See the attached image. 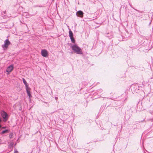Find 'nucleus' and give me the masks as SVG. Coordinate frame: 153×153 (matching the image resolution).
Wrapping results in <instances>:
<instances>
[{"label":"nucleus","mask_w":153,"mask_h":153,"mask_svg":"<svg viewBox=\"0 0 153 153\" xmlns=\"http://www.w3.org/2000/svg\"><path fill=\"white\" fill-rule=\"evenodd\" d=\"M142 16V15L141 13H139V14L136 13V16H137V17H140Z\"/></svg>","instance_id":"nucleus-15"},{"label":"nucleus","mask_w":153,"mask_h":153,"mask_svg":"<svg viewBox=\"0 0 153 153\" xmlns=\"http://www.w3.org/2000/svg\"><path fill=\"white\" fill-rule=\"evenodd\" d=\"M69 36L70 37H73V34L71 30H70L69 31Z\"/></svg>","instance_id":"nucleus-11"},{"label":"nucleus","mask_w":153,"mask_h":153,"mask_svg":"<svg viewBox=\"0 0 153 153\" xmlns=\"http://www.w3.org/2000/svg\"><path fill=\"white\" fill-rule=\"evenodd\" d=\"M9 132V130L8 129H6L3 130L1 132V134H4L8 133Z\"/></svg>","instance_id":"nucleus-10"},{"label":"nucleus","mask_w":153,"mask_h":153,"mask_svg":"<svg viewBox=\"0 0 153 153\" xmlns=\"http://www.w3.org/2000/svg\"><path fill=\"white\" fill-rule=\"evenodd\" d=\"M1 115L5 121L7 120L8 118V115L5 111H3L1 113Z\"/></svg>","instance_id":"nucleus-2"},{"label":"nucleus","mask_w":153,"mask_h":153,"mask_svg":"<svg viewBox=\"0 0 153 153\" xmlns=\"http://www.w3.org/2000/svg\"><path fill=\"white\" fill-rule=\"evenodd\" d=\"M34 7H42V6H39L38 5H35L34 6Z\"/></svg>","instance_id":"nucleus-16"},{"label":"nucleus","mask_w":153,"mask_h":153,"mask_svg":"<svg viewBox=\"0 0 153 153\" xmlns=\"http://www.w3.org/2000/svg\"><path fill=\"white\" fill-rule=\"evenodd\" d=\"M1 128H2L4 129V128H5V127H4V126H3V127H1Z\"/></svg>","instance_id":"nucleus-21"},{"label":"nucleus","mask_w":153,"mask_h":153,"mask_svg":"<svg viewBox=\"0 0 153 153\" xmlns=\"http://www.w3.org/2000/svg\"><path fill=\"white\" fill-rule=\"evenodd\" d=\"M130 6L133 9H134L135 11H136L139 12V13H143V11H140L139 10H138L135 8H134L133 6H132V5H131V4H130Z\"/></svg>","instance_id":"nucleus-9"},{"label":"nucleus","mask_w":153,"mask_h":153,"mask_svg":"<svg viewBox=\"0 0 153 153\" xmlns=\"http://www.w3.org/2000/svg\"><path fill=\"white\" fill-rule=\"evenodd\" d=\"M1 122H2V120L1 118H0V123H1ZM1 126L0 124V128H1Z\"/></svg>","instance_id":"nucleus-17"},{"label":"nucleus","mask_w":153,"mask_h":153,"mask_svg":"<svg viewBox=\"0 0 153 153\" xmlns=\"http://www.w3.org/2000/svg\"><path fill=\"white\" fill-rule=\"evenodd\" d=\"M13 65H11L9 66L7 68L6 71L8 73L7 74H9L11 71L13 70Z\"/></svg>","instance_id":"nucleus-4"},{"label":"nucleus","mask_w":153,"mask_h":153,"mask_svg":"<svg viewBox=\"0 0 153 153\" xmlns=\"http://www.w3.org/2000/svg\"><path fill=\"white\" fill-rule=\"evenodd\" d=\"M13 133H10L9 135V138L10 139L13 138Z\"/></svg>","instance_id":"nucleus-14"},{"label":"nucleus","mask_w":153,"mask_h":153,"mask_svg":"<svg viewBox=\"0 0 153 153\" xmlns=\"http://www.w3.org/2000/svg\"><path fill=\"white\" fill-rule=\"evenodd\" d=\"M100 92H102V89H100Z\"/></svg>","instance_id":"nucleus-22"},{"label":"nucleus","mask_w":153,"mask_h":153,"mask_svg":"<svg viewBox=\"0 0 153 153\" xmlns=\"http://www.w3.org/2000/svg\"><path fill=\"white\" fill-rule=\"evenodd\" d=\"M41 54L43 57H47L48 54L47 51L45 49L42 50L41 51Z\"/></svg>","instance_id":"nucleus-6"},{"label":"nucleus","mask_w":153,"mask_h":153,"mask_svg":"<svg viewBox=\"0 0 153 153\" xmlns=\"http://www.w3.org/2000/svg\"><path fill=\"white\" fill-rule=\"evenodd\" d=\"M13 143H11L9 145V147H10V148H13Z\"/></svg>","instance_id":"nucleus-13"},{"label":"nucleus","mask_w":153,"mask_h":153,"mask_svg":"<svg viewBox=\"0 0 153 153\" xmlns=\"http://www.w3.org/2000/svg\"><path fill=\"white\" fill-rule=\"evenodd\" d=\"M18 153V151H17V150L16 149H15L14 150V153Z\"/></svg>","instance_id":"nucleus-18"},{"label":"nucleus","mask_w":153,"mask_h":153,"mask_svg":"<svg viewBox=\"0 0 153 153\" xmlns=\"http://www.w3.org/2000/svg\"><path fill=\"white\" fill-rule=\"evenodd\" d=\"M26 91L27 93V94L29 96V98H30L31 97V95L30 94V88L28 87L27 88H26Z\"/></svg>","instance_id":"nucleus-7"},{"label":"nucleus","mask_w":153,"mask_h":153,"mask_svg":"<svg viewBox=\"0 0 153 153\" xmlns=\"http://www.w3.org/2000/svg\"><path fill=\"white\" fill-rule=\"evenodd\" d=\"M70 38L71 39V41L73 43H75V40L73 37H70Z\"/></svg>","instance_id":"nucleus-12"},{"label":"nucleus","mask_w":153,"mask_h":153,"mask_svg":"<svg viewBox=\"0 0 153 153\" xmlns=\"http://www.w3.org/2000/svg\"><path fill=\"white\" fill-rule=\"evenodd\" d=\"M6 11H4L3 12V13L4 14H6Z\"/></svg>","instance_id":"nucleus-19"},{"label":"nucleus","mask_w":153,"mask_h":153,"mask_svg":"<svg viewBox=\"0 0 153 153\" xmlns=\"http://www.w3.org/2000/svg\"><path fill=\"white\" fill-rule=\"evenodd\" d=\"M76 14L79 17L82 18L83 16L84 13L81 10H79L76 12Z\"/></svg>","instance_id":"nucleus-5"},{"label":"nucleus","mask_w":153,"mask_h":153,"mask_svg":"<svg viewBox=\"0 0 153 153\" xmlns=\"http://www.w3.org/2000/svg\"><path fill=\"white\" fill-rule=\"evenodd\" d=\"M22 81H23L24 84H25V88H27L28 87V84H27V82H26V81L25 79L24 78H22Z\"/></svg>","instance_id":"nucleus-8"},{"label":"nucleus","mask_w":153,"mask_h":153,"mask_svg":"<svg viewBox=\"0 0 153 153\" xmlns=\"http://www.w3.org/2000/svg\"><path fill=\"white\" fill-rule=\"evenodd\" d=\"M55 99L56 100H57L58 99V98L57 97H55Z\"/></svg>","instance_id":"nucleus-20"},{"label":"nucleus","mask_w":153,"mask_h":153,"mask_svg":"<svg viewBox=\"0 0 153 153\" xmlns=\"http://www.w3.org/2000/svg\"><path fill=\"white\" fill-rule=\"evenodd\" d=\"M10 44V42L9 41L8 39H7L4 41V44L2 45V47L3 48H7Z\"/></svg>","instance_id":"nucleus-3"},{"label":"nucleus","mask_w":153,"mask_h":153,"mask_svg":"<svg viewBox=\"0 0 153 153\" xmlns=\"http://www.w3.org/2000/svg\"><path fill=\"white\" fill-rule=\"evenodd\" d=\"M71 48L73 52L77 54H82L83 53L81 49L76 44L72 45Z\"/></svg>","instance_id":"nucleus-1"}]
</instances>
